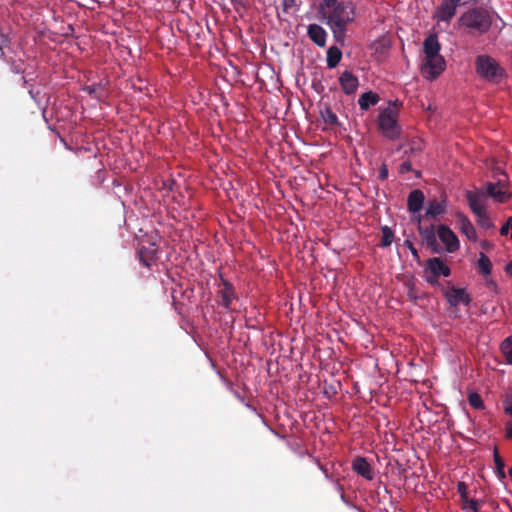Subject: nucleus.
I'll return each mask as SVG.
<instances>
[{
	"instance_id": "obj_1",
	"label": "nucleus",
	"mask_w": 512,
	"mask_h": 512,
	"mask_svg": "<svg viewBox=\"0 0 512 512\" xmlns=\"http://www.w3.org/2000/svg\"><path fill=\"white\" fill-rule=\"evenodd\" d=\"M319 13L330 27L335 42L344 45L348 26L356 17L354 4L344 0H322Z\"/></svg>"
},
{
	"instance_id": "obj_2",
	"label": "nucleus",
	"mask_w": 512,
	"mask_h": 512,
	"mask_svg": "<svg viewBox=\"0 0 512 512\" xmlns=\"http://www.w3.org/2000/svg\"><path fill=\"white\" fill-rule=\"evenodd\" d=\"M493 18L489 10L482 6L469 8L458 18V26L468 34L483 35L492 26Z\"/></svg>"
},
{
	"instance_id": "obj_3",
	"label": "nucleus",
	"mask_w": 512,
	"mask_h": 512,
	"mask_svg": "<svg viewBox=\"0 0 512 512\" xmlns=\"http://www.w3.org/2000/svg\"><path fill=\"white\" fill-rule=\"evenodd\" d=\"M399 106L398 101L389 102L388 107L381 110L378 115V128L390 140L398 139L401 134V126L397 120Z\"/></svg>"
},
{
	"instance_id": "obj_4",
	"label": "nucleus",
	"mask_w": 512,
	"mask_h": 512,
	"mask_svg": "<svg viewBox=\"0 0 512 512\" xmlns=\"http://www.w3.org/2000/svg\"><path fill=\"white\" fill-rule=\"evenodd\" d=\"M475 71L480 78L491 83H499L506 76L499 62L487 54L475 58Z\"/></svg>"
},
{
	"instance_id": "obj_5",
	"label": "nucleus",
	"mask_w": 512,
	"mask_h": 512,
	"mask_svg": "<svg viewBox=\"0 0 512 512\" xmlns=\"http://www.w3.org/2000/svg\"><path fill=\"white\" fill-rule=\"evenodd\" d=\"M471 0H442L434 12L438 22L449 23L457 13V8L469 4Z\"/></svg>"
},
{
	"instance_id": "obj_6",
	"label": "nucleus",
	"mask_w": 512,
	"mask_h": 512,
	"mask_svg": "<svg viewBox=\"0 0 512 512\" xmlns=\"http://www.w3.org/2000/svg\"><path fill=\"white\" fill-rule=\"evenodd\" d=\"M426 281L432 285L438 283L440 276L448 277L451 274V270L447 264L439 257H433L427 260V266L425 269Z\"/></svg>"
},
{
	"instance_id": "obj_7",
	"label": "nucleus",
	"mask_w": 512,
	"mask_h": 512,
	"mask_svg": "<svg viewBox=\"0 0 512 512\" xmlns=\"http://www.w3.org/2000/svg\"><path fill=\"white\" fill-rule=\"evenodd\" d=\"M446 68V61L442 55H434L431 58L424 57L421 70L423 75L430 80L437 78Z\"/></svg>"
},
{
	"instance_id": "obj_8",
	"label": "nucleus",
	"mask_w": 512,
	"mask_h": 512,
	"mask_svg": "<svg viewBox=\"0 0 512 512\" xmlns=\"http://www.w3.org/2000/svg\"><path fill=\"white\" fill-rule=\"evenodd\" d=\"M418 231L420 236L422 237L423 242L426 246L431 249L433 253H440L441 246L437 242L436 232L434 225L422 226L421 218H418Z\"/></svg>"
},
{
	"instance_id": "obj_9",
	"label": "nucleus",
	"mask_w": 512,
	"mask_h": 512,
	"mask_svg": "<svg viewBox=\"0 0 512 512\" xmlns=\"http://www.w3.org/2000/svg\"><path fill=\"white\" fill-rule=\"evenodd\" d=\"M465 198L468 206L474 214H479L486 211V195L483 191L479 190H467L465 192Z\"/></svg>"
},
{
	"instance_id": "obj_10",
	"label": "nucleus",
	"mask_w": 512,
	"mask_h": 512,
	"mask_svg": "<svg viewBox=\"0 0 512 512\" xmlns=\"http://www.w3.org/2000/svg\"><path fill=\"white\" fill-rule=\"evenodd\" d=\"M444 296L447 302L453 307H456L459 304L468 306L472 300L471 296L464 288L451 287L444 291Z\"/></svg>"
},
{
	"instance_id": "obj_11",
	"label": "nucleus",
	"mask_w": 512,
	"mask_h": 512,
	"mask_svg": "<svg viewBox=\"0 0 512 512\" xmlns=\"http://www.w3.org/2000/svg\"><path fill=\"white\" fill-rule=\"evenodd\" d=\"M437 235L445 245L447 252L452 253L459 249V240L448 226L439 225Z\"/></svg>"
},
{
	"instance_id": "obj_12",
	"label": "nucleus",
	"mask_w": 512,
	"mask_h": 512,
	"mask_svg": "<svg viewBox=\"0 0 512 512\" xmlns=\"http://www.w3.org/2000/svg\"><path fill=\"white\" fill-rule=\"evenodd\" d=\"M339 83L343 92L347 95L354 94L359 86V80L352 72L346 70L339 77Z\"/></svg>"
},
{
	"instance_id": "obj_13",
	"label": "nucleus",
	"mask_w": 512,
	"mask_h": 512,
	"mask_svg": "<svg viewBox=\"0 0 512 512\" xmlns=\"http://www.w3.org/2000/svg\"><path fill=\"white\" fill-rule=\"evenodd\" d=\"M221 285L222 287L218 291V295L221 298L219 304L226 309H230L233 299L236 298L234 287L224 278H221Z\"/></svg>"
},
{
	"instance_id": "obj_14",
	"label": "nucleus",
	"mask_w": 512,
	"mask_h": 512,
	"mask_svg": "<svg viewBox=\"0 0 512 512\" xmlns=\"http://www.w3.org/2000/svg\"><path fill=\"white\" fill-rule=\"evenodd\" d=\"M456 222L460 231L471 241L477 240L476 230L469 220V218L463 213L456 214Z\"/></svg>"
},
{
	"instance_id": "obj_15",
	"label": "nucleus",
	"mask_w": 512,
	"mask_h": 512,
	"mask_svg": "<svg viewBox=\"0 0 512 512\" xmlns=\"http://www.w3.org/2000/svg\"><path fill=\"white\" fill-rule=\"evenodd\" d=\"M157 247L155 243H150L149 246H142L138 251L140 262L150 268L157 259Z\"/></svg>"
},
{
	"instance_id": "obj_16",
	"label": "nucleus",
	"mask_w": 512,
	"mask_h": 512,
	"mask_svg": "<svg viewBox=\"0 0 512 512\" xmlns=\"http://www.w3.org/2000/svg\"><path fill=\"white\" fill-rule=\"evenodd\" d=\"M352 469L360 476L367 480L373 479V472L371 465L368 463L366 458L358 456L352 462Z\"/></svg>"
},
{
	"instance_id": "obj_17",
	"label": "nucleus",
	"mask_w": 512,
	"mask_h": 512,
	"mask_svg": "<svg viewBox=\"0 0 512 512\" xmlns=\"http://www.w3.org/2000/svg\"><path fill=\"white\" fill-rule=\"evenodd\" d=\"M441 44L438 41L437 34H429L423 42L424 57L431 58L440 54Z\"/></svg>"
},
{
	"instance_id": "obj_18",
	"label": "nucleus",
	"mask_w": 512,
	"mask_h": 512,
	"mask_svg": "<svg viewBox=\"0 0 512 512\" xmlns=\"http://www.w3.org/2000/svg\"><path fill=\"white\" fill-rule=\"evenodd\" d=\"M307 34L309 38L319 47H324L326 44L327 33L323 27L318 24H310L308 26Z\"/></svg>"
},
{
	"instance_id": "obj_19",
	"label": "nucleus",
	"mask_w": 512,
	"mask_h": 512,
	"mask_svg": "<svg viewBox=\"0 0 512 512\" xmlns=\"http://www.w3.org/2000/svg\"><path fill=\"white\" fill-rule=\"evenodd\" d=\"M424 199L425 196L421 190L415 189L411 191L407 199L408 210L412 213L419 212L422 209Z\"/></svg>"
},
{
	"instance_id": "obj_20",
	"label": "nucleus",
	"mask_w": 512,
	"mask_h": 512,
	"mask_svg": "<svg viewBox=\"0 0 512 512\" xmlns=\"http://www.w3.org/2000/svg\"><path fill=\"white\" fill-rule=\"evenodd\" d=\"M486 197H492L494 200L498 202H505L509 198V193L507 190H499L498 186L493 182L486 183V192H484Z\"/></svg>"
},
{
	"instance_id": "obj_21",
	"label": "nucleus",
	"mask_w": 512,
	"mask_h": 512,
	"mask_svg": "<svg viewBox=\"0 0 512 512\" xmlns=\"http://www.w3.org/2000/svg\"><path fill=\"white\" fill-rule=\"evenodd\" d=\"M380 101V97L373 91H367L360 95L358 104L361 110L366 111L371 106L376 105Z\"/></svg>"
},
{
	"instance_id": "obj_22",
	"label": "nucleus",
	"mask_w": 512,
	"mask_h": 512,
	"mask_svg": "<svg viewBox=\"0 0 512 512\" xmlns=\"http://www.w3.org/2000/svg\"><path fill=\"white\" fill-rule=\"evenodd\" d=\"M342 59V52L336 46H331L327 50V66L328 68H335Z\"/></svg>"
},
{
	"instance_id": "obj_23",
	"label": "nucleus",
	"mask_w": 512,
	"mask_h": 512,
	"mask_svg": "<svg viewBox=\"0 0 512 512\" xmlns=\"http://www.w3.org/2000/svg\"><path fill=\"white\" fill-rule=\"evenodd\" d=\"M445 212V202L433 200L430 201L426 209V217L435 218Z\"/></svg>"
},
{
	"instance_id": "obj_24",
	"label": "nucleus",
	"mask_w": 512,
	"mask_h": 512,
	"mask_svg": "<svg viewBox=\"0 0 512 512\" xmlns=\"http://www.w3.org/2000/svg\"><path fill=\"white\" fill-rule=\"evenodd\" d=\"M477 264L480 274H482L483 276H488L491 274L492 263L486 254L480 253V257L478 259Z\"/></svg>"
},
{
	"instance_id": "obj_25",
	"label": "nucleus",
	"mask_w": 512,
	"mask_h": 512,
	"mask_svg": "<svg viewBox=\"0 0 512 512\" xmlns=\"http://www.w3.org/2000/svg\"><path fill=\"white\" fill-rule=\"evenodd\" d=\"M321 118L323 121L329 125V126H336L338 125V117L337 115L332 111V109L329 106H326L320 111Z\"/></svg>"
},
{
	"instance_id": "obj_26",
	"label": "nucleus",
	"mask_w": 512,
	"mask_h": 512,
	"mask_svg": "<svg viewBox=\"0 0 512 512\" xmlns=\"http://www.w3.org/2000/svg\"><path fill=\"white\" fill-rule=\"evenodd\" d=\"M500 349L507 363L512 364V335L501 343Z\"/></svg>"
},
{
	"instance_id": "obj_27",
	"label": "nucleus",
	"mask_w": 512,
	"mask_h": 512,
	"mask_svg": "<svg viewBox=\"0 0 512 512\" xmlns=\"http://www.w3.org/2000/svg\"><path fill=\"white\" fill-rule=\"evenodd\" d=\"M477 224L483 228V229H490L493 228L494 225L490 219V217L487 214V210L484 212H481L479 214H475Z\"/></svg>"
},
{
	"instance_id": "obj_28",
	"label": "nucleus",
	"mask_w": 512,
	"mask_h": 512,
	"mask_svg": "<svg viewBox=\"0 0 512 512\" xmlns=\"http://www.w3.org/2000/svg\"><path fill=\"white\" fill-rule=\"evenodd\" d=\"M83 90L99 99L104 96V86L101 83L85 86Z\"/></svg>"
},
{
	"instance_id": "obj_29",
	"label": "nucleus",
	"mask_w": 512,
	"mask_h": 512,
	"mask_svg": "<svg viewBox=\"0 0 512 512\" xmlns=\"http://www.w3.org/2000/svg\"><path fill=\"white\" fill-rule=\"evenodd\" d=\"M382 237H381V246L388 247L392 244L394 240V233L388 226H384L381 229Z\"/></svg>"
},
{
	"instance_id": "obj_30",
	"label": "nucleus",
	"mask_w": 512,
	"mask_h": 512,
	"mask_svg": "<svg viewBox=\"0 0 512 512\" xmlns=\"http://www.w3.org/2000/svg\"><path fill=\"white\" fill-rule=\"evenodd\" d=\"M468 402L475 409H483L484 408L483 400L477 392L469 393Z\"/></svg>"
},
{
	"instance_id": "obj_31",
	"label": "nucleus",
	"mask_w": 512,
	"mask_h": 512,
	"mask_svg": "<svg viewBox=\"0 0 512 512\" xmlns=\"http://www.w3.org/2000/svg\"><path fill=\"white\" fill-rule=\"evenodd\" d=\"M480 502L476 499H469L468 501L461 504L462 510L466 512H481L479 508Z\"/></svg>"
},
{
	"instance_id": "obj_32",
	"label": "nucleus",
	"mask_w": 512,
	"mask_h": 512,
	"mask_svg": "<svg viewBox=\"0 0 512 512\" xmlns=\"http://www.w3.org/2000/svg\"><path fill=\"white\" fill-rule=\"evenodd\" d=\"M457 491L460 495V502L463 504L464 502L468 501L470 498L468 497V486L465 482L460 481L457 484Z\"/></svg>"
},
{
	"instance_id": "obj_33",
	"label": "nucleus",
	"mask_w": 512,
	"mask_h": 512,
	"mask_svg": "<svg viewBox=\"0 0 512 512\" xmlns=\"http://www.w3.org/2000/svg\"><path fill=\"white\" fill-rule=\"evenodd\" d=\"M494 463H495V466H496V469L498 470V472L504 476V462L501 458V456L499 455L498 453V450L497 448L494 449Z\"/></svg>"
},
{
	"instance_id": "obj_34",
	"label": "nucleus",
	"mask_w": 512,
	"mask_h": 512,
	"mask_svg": "<svg viewBox=\"0 0 512 512\" xmlns=\"http://www.w3.org/2000/svg\"><path fill=\"white\" fill-rule=\"evenodd\" d=\"M507 175L504 172L499 171V177L495 184L498 186L499 190H507L506 189Z\"/></svg>"
},
{
	"instance_id": "obj_35",
	"label": "nucleus",
	"mask_w": 512,
	"mask_h": 512,
	"mask_svg": "<svg viewBox=\"0 0 512 512\" xmlns=\"http://www.w3.org/2000/svg\"><path fill=\"white\" fill-rule=\"evenodd\" d=\"M412 171V163L410 160L403 161L399 166V172L401 174H406L408 172Z\"/></svg>"
},
{
	"instance_id": "obj_36",
	"label": "nucleus",
	"mask_w": 512,
	"mask_h": 512,
	"mask_svg": "<svg viewBox=\"0 0 512 512\" xmlns=\"http://www.w3.org/2000/svg\"><path fill=\"white\" fill-rule=\"evenodd\" d=\"M511 229V239H512V217H509L507 222L500 228L501 235H507Z\"/></svg>"
},
{
	"instance_id": "obj_37",
	"label": "nucleus",
	"mask_w": 512,
	"mask_h": 512,
	"mask_svg": "<svg viewBox=\"0 0 512 512\" xmlns=\"http://www.w3.org/2000/svg\"><path fill=\"white\" fill-rule=\"evenodd\" d=\"M405 246H407V248L410 250L413 258L417 261H419L420 257H419V254H418V251L417 249L414 247L413 243L409 240H406L405 241Z\"/></svg>"
},
{
	"instance_id": "obj_38",
	"label": "nucleus",
	"mask_w": 512,
	"mask_h": 512,
	"mask_svg": "<svg viewBox=\"0 0 512 512\" xmlns=\"http://www.w3.org/2000/svg\"><path fill=\"white\" fill-rule=\"evenodd\" d=\"M388 174H389L388 167L385 163H383L379 168V176L378 177L380 180H386L388 177Z\"/></svg>"
},
{
	"instance_id": "obj_39",
	"label": "nucleus",
	"mask_w": 512,
	"mask_h": 512,
	"mask_svg": "<svg viewBox=\"0 0 512 512\" xmlns=\"http://www.w3.org/2000/svg\"><path fill=\"white\" fill-rule=\"evenodd\" d=\"M11 71L15 74H22L24 72L22 66L15 62H12V64H11Z\"/></svg>"
},
{
	"instance_id": "obj_40",
	"label": "nucleus",
	"mask_w": 512,
	"mask_h": 512,
	"mask_svg": "<svg viewBox=\"0 0 512 512\" xmlns=\"http://www.w3.org/2000/svg\"><path fill=\"white\" fill-rule=\"evenodd\" d=\"M422 150L421 145L419 143H413V146L411 147L412 153H419Z\"/></svg>"
},
{
	"instance_id": "obj_41",
	"label": "nucleus",
	"mask_w": 512,
	"mask_h": 512,
	"mask_svg": "<svg viewBox=\"0 0 512 512\" xmlns=\"http://www.w3.org/2000/svg\"><path fill=\"white\" fill-rule=\"evenodd\" d=\"M505 272L512 276V261L506 264L505 266Z\"/></svg>"
},
{
	"instance_id": "obj_42",
	"label": "nucleus",
	"mask_w": 512,
	"mask_h": 512,
	"mask_svg": "<svg viewBox=\"0 0 512 512\" xmlns=\"http://www.w3.org/2000/svg\"><path fill=\"white\" fill-rule=\"evenodd\" d=\"M505 412L512 417V402L505 407Z\"/></svg>"
},
{
	"instance_id": "obj_43",
	"label": "nucleus",
	"mask_w": 512,
	"mask_h": 512,
	"mask_svg": "<svg viewBox=\"0 0 512 512\" xmlns=\"http://www.w3.org/2000/svg\"><path fill=\"white\" fill-rule=\"evenodd\" d=\"M507 436L509 438H512V428H509L508 431H507Z\"/></svg>"
},
{
	"instance_id": "obj_44",
	"label": "nucleus",
	"mask_w": 512,
	"mask_h": 512,
	"mask_svg": "<svg viewBox=\"0 0 512 512\" xmlns=\"http://www.w3.org/2000/svg\"><path fill=\"white\" fill-rule=\"evenodd\" d=\"M337 488L339 489V491L342 492L343 488H342V486L339 483H337Z\"/></svg>"
},
{
	"instance_id": "obj_45",
	"label": "nucleus",
	"mask_w": 512,
	"mask_h": 512,
	"mask_svg": "<svg viewBox=\"0 0 512 512\" xmlns=\"http://www.w3.org/2000/svg\"><path fill=\"white\" fill-rule=\"evenodd\" d=\"M241 0H231L233 4L240 3Z\"/></svg>"
},
{
	"instance_id": "obj_46",
	"label": "nucleus",
	"mask_w": 512,
	"mask_h": 512,
	"mask_svg": "<svg viewBox=\"0 0 512 512\" xmlns=\"http://www.w3.org/2000/svg\"><path fill=\"white\" fill-rule=\"evenodd\" d=\"M21 80H22V82H23L24 84H26V82H27V81H26V78H25V77H22V78H21Z\"/></svg>"
},
{
	"instance_id": "obj_47",
	"label": "nucleus",
	"mask_w": 512,
	"mask_h": 512,
	"mask_svg": "<svg viewBox=\"0 0 512 512\" xmlns=\"http://www.w3.org/2000/svg\"><path fill=\"white\" fill-rule=\"evenodd\" d=\"M321 469L324 471V473L326 474V476L328 477V474H327V470L324 469L322 466H321Z\"/></svg>"
},
{
	"instance_id": "obj_48",
	"label": "nucleus",
	"mask_w": 512,
	"mask_h": 512,
	"mask_svg": "<svg viewBox=\"0 0 512 512\" xmlns=\"http://www.w3.org/2000/svg\"><path fill=\"white\" fill-rule=\"evenodd\" d=\"M509 475H510V477L512 478V467H511V468H510V470H509Z\"/></svg>"
},
{
	"instance_id": "obj_49",
	"label": "nucleus",
	"mask_w": 512,
	"mask_h": 512,
	"mask_svg": "<svg viewBox=\"0 0 512 512\" xmlns=\"http://www.w3.org/2000/svg\"><path fill=\"white\" fill-rule=\"evenodd\" d=\"M416 173V176H419L420 175V172L419 171H415Z\"/></svg>"
}]
</instances>
